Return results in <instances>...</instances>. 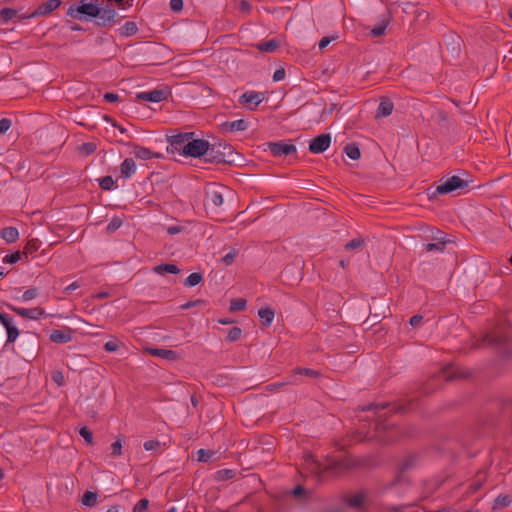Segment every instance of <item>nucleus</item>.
I'll return each instance as SVG.
<instances>
[{
    "label": "nucleus",
    "mask_w": 512,
    "mask_h": 512,
    "mask_svg": "<svg viewBox=\"0 0 512 512\" xmlns=\"http://www.w3.org/2000/svg\"><path fill=\"white\" fill-rule=\"evenodd\" d=\"M6 307L25 319L40 320L46 316L45 310L41 307L22 308L12 304H6Z\"/></svg>",
    "instance_id": "4468645a"
},
{
    "label": "nucleus",
    "mask_w": 512,
    "mask_h": 512,
    "mask_svg": "<svg viewBox=\"0 0 512 512\" xmlns=\"http://www.w3.org/2000/svg\"><path fill=\"white\" fill-rule=\"evenodd\" d=\"M22 256H23L22 252L15 251L11 254L4 256L3 262L8 263V264H14V263L18 262L22 258Z\"/></svg>",
    "instance_id": "3c124183"
},
{
    "label": "nucleus",
    "mask_w": 512,
    "mask_h": 512,
    "mask_svg": "<svg viewBox=\"0 0 512 512\" xmlns=\"http://www.w3.org/2000/svg\"><path fill=\"white\" fill-rule=\"evenodd\" d=\"M266 99V92L249 90L239 97L238 102L246 109L254 111Z\"/></svg>",
    "instance_id": "9b49d317"
},
{
    "label": "nucleus",
    "mask_w": 512,
    "mask_h": 512,
    "mask_svg": "<svg viewBox=\"0 0 512 512\" xmlns=\"http://www.w3.org/2000/svg\"><path fill=\"white\" fill-rule=\"evenodd\" d=\"M240 157L234 148L225 142L210 144L206 162L217 164H234Z\"/></svg>",
    "instance_id": "7ed1b4c3"
},
{
    "label": "nucleus",
    "mask_w": 512,
    "mask_h": 512,
    "mask_svg": "<svg viewBox=\"0 0 512 512\" xmlns=\"http://www.w3.org/2000/svg\"><path fill=\"white\" fill-rule=\"evenodd\" d=\"M49 339L51 342L57 344L69 343L73 339V329L65 327L64 329L53 330L49 336Z\"/></svg>",
    "instance_id": "aec40b11"
},
{
    "label": "nucleus",
    "mask_w": 512,
    "mask_h": 512,
    "mask_svg": "<svg viewBox=\"0 0 512 512\" xmlns=\"http://www.w3.org/2000/svg\"><path fill=\"white\" fill-rule=\"evenodd\" d=\"M512 500L508 495H499L493 505V509H501L509 506L511 504Z\"/></svg>",
    "instance_id": "58836bf2"
},
{
    "label": "nucleus",
    "mask_w": 512,
    "mask_h": 512,
    "mask_svg": "<svg viewBox=\"0 0 512 512\" xmlns=\"http://www.w3.org/2000/svg\"><path fill=\"white\" fill-rule=\"evenodd\" d=\"M416 462V456L414 455H411V456H408L406 457L402 463L400 464V467H399V474L396 478V481H400L401 480V477H402V474L404 472H406L407 470H409L411 467H413V465L415 464Z\"/></svg>",
    "instance_id": "2f4dec72"
},
{
    "label": "nucleus",
    "mask_w": 512,
    "mask_h": 512,
    "mask_svg": "<svg viewBox=\"0 0 512 512\" xmlns=\"http://www.w3.org/2000/svg\"><path fill=\"white\" fill-rule=\"evenodd\" d=\"M363 503H364V496L361 494H356V495L352 496L348 501L349 506L352 508H355V509H361L363 506Z\"/></svg>",
    "instance_id": "c03bdc74"
},
{
    "label": "nucleus",
    "mask_w": 512,
    "mask_h": 512,
    "mask_svg": "<svg viewBox=\"0 0 512 512\" xmlns=\"http://www.w3.org/2000/svg\"><path fill=\"white\" fill-rule=\"evenodd\" d=\"M39 295V289L37 287H31L24 291L22 294V300L24 302H28L30 300L35 299Z\"/></svg>",
    "instance_id": "49530a36"
},
{
    "label": "nucleus",
    "mask_w": 512,
    "mask_h": 512,
    "mask_svg": "<svg viewBox=\"0 0 512 512\" xmlns=\"http://www.w3.org/2000/svg\"><path fill=\"white\" fill-rule=\"evenodd\" d=\"M120 345H121V343L119 340H111L104 344V349H105V351L112 353V352L118 351L120 348Z\"/></svg>",
    "instance_id": "864d4df0"
},
{
    "label": "nucleus",
    "mask_w": 512,
    "mask_h": 512,
    "mask_svg": "<svg viewBox=\"0 0 512 512\" xmlns=\"http://www.w3.org/2000/svg\"><path fill=\"white\" fill-rule=\"evenodd\" d=\"M117 31L120 34V36H122V37H130V36L135 35L138 32V26L133 21H127Z\"/></svg>",
    "instance_id": "7c9ffc66"
},
{
    "label": "nucleus",
    "mask_w": 512,
    "mask_h": 512,
    "mask_svg": "<svg viewBox=\"0 0 512 512\" xmlns=\"http://www.w3.org/2000/svg\"><path fill=\"white\" fill-rule=\"evenodd\" d=\"M227 192L225 186L208 183L204 188V206L207 211L220 213L224 204V193Z\"/></svg>",
    "instance_id": "39448f33"
},
{
    "label": "nucleus",
    "mask_w": 512,
    "mask_h": 512,
    "mask_svg": "<svg viewBox=\"0 0 512 512\" xmlns=\"http://www.w3.org/2000/svg\"><path fill=\"white\" fill-rule=\"evenodd\" d=\"M122 439L118 438L116 441H114L111 444V456L112 457H119L122 455Z\"/></svg>",
    "instance_id": "de8ad7c7"
},
{
    "label": "nucleus",
    "mask_w": 512,
    "mask_h": 512,
    "mask_svg": "<svg viewBox=\"0 0 512 512\" xmlns=\"http://www.w3.org/2000/svg\"><path fill=\"white\" fill-rule=\"evenodd\" d=\"M363 246H364V240L362 238H354V239L348 241L344 245V248L347 251H353V250L360 249Z\"/></svg>",
    "instance_id": "a19ab883"
},
{
    "label": "nucleus",
    "mask_w": 512,
    "mask_h": 512,
    "mask_svg": "<svg viewBox=\"0 0 512 512\" xmlns=\"http://www.w3.org/2000/svg\"><path fill=\"white\" fill-rule=\"evenodd\" d=\"M393 109V102L388 98H382L376 111V118L390 116L393 112Z\"/></svg>",
    "instance_id": "393cba45"
},
{
    "label": "nucleus",
    "mask_w": 512,
    "mask_h": 512,
    "mask_svg": "<svg viewBox=\"0 0 512 512\" xmlns=\"http://www.w3.org/2000/svg\"><path fill=\"white\" fill-rule=\"evenodd\" d=\"M443 376L448 380L451 381L455 378H463L465 375L463 373H460L456 368L449 367L447 370L443 372Z\"/></svg>",
    "instance_id": "79ce46f5"
},
{
    "label": "nucleus",
    "mask_w": 512,
    "mask_h": 512,
    "mask_svg": "<svg viewBox=\"0 0 512 512\" xmlns=\"http://www.w3.org/2000/svg\"><path fill=\"white\" fill-rule=\"evenodd\" d=\"M344 152L352 160H358L361 156L360 148L356 143H348L344 147Z\"/></svg>",
    "instance_id": "473e14b6"
},
{
    "label": "nucleus",
    "mask_w": 512,
    "mask_h": 512,
    "mask_svg": "<svg viewBox=\"0 0 512 512\" xmlns=\"http://www.w3.org/2000/svg\"><path fill=\"white\" fill-rule=\"evenodd\" d=\"M337 37H334V36H325L323 37L319 43H318V47L320 50H323L325 49L333 40H335Z\"/></svg>",
    "instance_id": "0e129e2a"
},
{
    "label": "nucleus",
    "mask_w": 512,
    "mask_h": 512,
    "mask_svg": "<svg viewBox=\"0 0 512 512\" xmlns=\"http://www.w3.org/2000/svg\"><path fill=\"white\" fill-rule=\"evenodd\" d=\"M122 225V221L119 218H113L107 225V231L109 233L116 231Z\"/></svg>",
    "instance_id": "4d7b16f0"
},
{
    "label": "nucleus",
    "mask_w": 512,
    "mask_h": 512,
    "mask_svg": "<svg viewBox=\"0 0 512 512\" xmlns=\"http://www.w3.org/2000/svg\"><path fill=\"white\" fill-rule=\"evenodd\" d=\"M136 172V164L132 158H125L120 165V173L124 178H130Z\"/></svg>",
    "instance_id": "a878e982"
},
{
    "label": "nucleus",
    "mask_w": 512,
    "mask_h": 512,
    "mask_svg": "<svg viewBox=\"0 0 512 512\" xmlns=\"http://www.w3.org/2000/svg\"><path fill=\"white\" fill-rule=\"evenodd\" d=\"M235 475L236 472L232 469H221L215 472L214 479L221 482L232 479Z\"/></svg>",
    "instance_id": "72a5a7b5"
},
{
    "label": "nucleus",
    "mask_w": 512,
    "mask_h": 512,
    "mask_svg": "<svg viewBox=\"0 0 512 512\" xmlns=\"http://www.w3.org/2000/svg\"><path fill=\"white\" fill-rule=\"evenodd\" d=\"M160 442L158 440H148L144 442V449L147 451L156 450L160 447Z\"/></svg>",
    "instance_id": "680f3d73"
},
{
    "label": "nucleus",
    "mask_w": 512,
    "mask_h": 512,
    "mask_svg": "<svg viewBox=\"0 0 512 512\" xmlns=\"http://www.w3.org/2000/svg\"><path fill=\"white\" fill-rule=\"evenodd\" d=\"M260 323L264 326H270L273 322L275 313L271 308H262L258 311Z\"/></svg>",
    "instance_id": "c756f323"
},
{
    "label": "nucleus",
    "mask_w": 512,
    "mask_h": 512,
    "mask_svg": "<svg viewBox=\"0 0 512 512\" xmlns=\"http://www.w3.org/2000/svg\"><path fill=\"white\" fill-rule=\"evenodd\" d=\"M431 240L429 243H423V249L426 252H444L446 245L451 243V239L447 238V234L438 229H431L430 235L427 236Z\"/></svg>",
    "instance_id": "6e6552de"
},
{
    "label": "nucleus",
    "mask_w": 512,
    "mask_h": 512,
    "mask_svg": "<svg viewBox=\"0 0 512 512\" xmlns=\"http://www.w3.org/2000/svg\"><path fill=\"white\" fill-rule=\"evenodd\" d=\"M203 281V275L201 273H191L184 281L186 287H194Z\"/></svg>",
    "instance_id": "e433bc0d"
},
{
    "label": "nucleus",
    "mask_w": 512,
    "mask_h": 512,
    "mask_svg": "<svg viewBox=\"0 0 512 512\" xmlns=\"http://www.w3.org/2000/svg\"><path fill=\"white\" fill-rule=\"evenodd\" d=\"M483 342L495 347L504 358H512V337L506 331L497 329L487 334Z\"/></svg>",
    "instance_id": "423d86ee"
},
{
    "label": "nucleus",
    "mask_w": 512,
    "mask_h": 512,
    "mask_svg": "<svg viewBox=\"0 0 512 512\" xmlns=\"http://www.w3.org/2000/svg\"><path fill=\"white\" fill-rule=\"evenodd\" d=\"M99 186L103 190L108 191L116 189L118 187L116 181L111 176H104L101 179H99Z\"/></svg>",
    "instance_id": "c9c22d12"
},
{
    "label": "nucleus",
    "mask_w": 512,
    "mask_h": 512,
    "mask_svg": "<svg viewBox=\"0 0 512 512\" xmlns=\"http://www.w3.org/2000/svg\"><path fill=\"white\" fill-rule=\"evenodd\" d=\"M39 248H40V242L38 239L28 240L23 248L22 255L25 257L26 260H28L29 256H31V257L36 256V253L39 250Z\"/></svg>",
    "instance_id": "bb28decb"
},
{
    "label": "nucleus",
    "mask_w": 512,
    "mask_h": 512,
    "mask_svg": "<svg viewBox=\"0 0 512 512\" xmlns=\"http://www.w3.org/2000/svg\"><path fill=\"white\" fill-rule=\"evenodd\" d=\"M104 2H115L120 9H128L132 7L134 0H103Z\"/></svg>",
    "instance_id": "6e6d98bb"
},
{
    "label": "nucleus",
    "mask_w": 512,
    "mask_h": 512,
    "mask_svg": "<svg viewBox=\"0 0 512 512\" xmlns=\"http://www.w3.org/2000/svg\"><path fill=\"white\" fill-rule=\"evenodd\" d=\"M148 506H149V500L146 498H143L137 502L133 511L134 512H143L148 508Z\"/></svg>",
    "instance_id": "13d9d810"
},
{
    "label": "nucleus",
    "mask_w": 512,
    "mask_h": 512,
    "mask_svg": "<svg viewBox=\"0 0 512 512\" xmlns=\"http://www.w3.org/2000/svg\"><path fill=\"white\" fill-rule=\"evenodd\" d=\"M169 5L172 11L180 12L184 7V2L183 0H170Z\"/></svg>",
    "instance_id": "052dcab7"
},
{
    "label": "nucleus",
    "mask_w": 512,
    "mask_h": 512,
    "mask_svg": "<svg viewBox=\"0 0 512 512\" xmlns=\"http://www.w3.org/2000/svg\"><path fill=\"white\" fill-rule=\"evenodd\" d=\"M153 272L158 275H164V273L178 274L181 272L180 268L175 264L162 263L153 267Z\"/></svg>",
    "instance_id": "cd10ccee"
},
{
    "label": "nucleus",
    "mask_w": 512,
    "mask_h": 512,
    "mask_svg": "<svg viewBox=\"0 0 512 512\" xmlns=\"http://www.w3.org/2000/svg\"><path fill=\"white\" fill-rule=\"evenodd\" d=\"M117 11L103 0H99V14L95 17L98 27H111L117 22Z\"/></svg>",
    "instance_id": "1a4fd4ad"
},
{
    "label": "nucleus",
    "mask_w": 512,
    "mask_h": 512,
    "mask_svg": "<svg viewBox=\"0 0 512 512\" xmlns=\"http://www.w3.org/2000/svg\"><path fill=\"white\" fill-rule=\"evenodd\" d=\"M52 380L58 385L63 386L65 383L64 375L61 371H54L52 373Z\"/></svg>",
    "instance_id": "bf43d9fd"
},
{
    "label": "nucleus",
    "mask_w": 512,
    "mask_h": 512,
    "mask_svg": "<svg viewBox=\"0 0 512 512\" xmlns=\"http://www.w3.org/2000/svg\"><path fill=\"white\" fill-rule=\"evenodd\" d=\"M330 144V134H320L311 140L309 144V151L313 154H320L326 151Z\"/></svg>",
    "instance_id": "f3484780"
},
{
    "label": "nucleus",
    "mask_w": 512,
    "mask_h": 512,
    "mask_svg": "<svg viewBox=\"0 0 512 512\" xmlns=\"http://www.w3.org/2000/svg\"><path fill=\"white\" fill-rule=\"evenodd\" d=\"M209 150V141L205 139H195L191 136V139L186 143V150H184L185 157L200 158L204 157L207 159V151Z\"/></svg>",
    "instance_id": "9d476101"
},
{
    "label": "nucleus",
    "mask_w": 512,
    "mask_h": 512,
    "mask_svg": "<svg viewBox=\"0 0 512 512\" xmlns=\"http://www.w3.org/2000/svg\"><path fill=\"white\" fill-rule=\"evenodd\" d=\"M99 14V0H80L69 6L67 15L78 20H90Z\"/></svg>",
    "instance_id": "0eeeda50"
},
{
    "label": "nucleus",
    "mask_w": 512,
    "mask_h": 512,
    "mask_svg": "<svg viewBox=\"0 0 512 512\" xmlns=\"http://www.w3.org/2000/svg\"><path fill=\"white\" fill-rule=\"evenodd\" d=\"M169 92L163 89H154L151 91L139 92L136 94V98L142 101H148L153 103H159L167 100Z\"/></svg>",
    "instance_id": "a211bd4d"
},
{
    "label": "nucleus",
    "mask_w": 512,
    "mask_h": 512,
    "mask_svg": "<svg viewBox=\"0 0 512 512\" xmlns=\"http://www.w3.org/2000/svg\"><path fill=\"white\" fill-rule=\"evenodd\" d=\"M166 230L169 235H176L178 233H181L184 230V227L179 225H171L167 227Z\"/></svg>",
    "instance_id": "338daca9"
},
{
    "label": "nucleus",
    "mask_w": 512,
    "mask_h": 512,
    "mask_svg": "<svg viewBox=\"0 0 512 512\" xmlns=\"http://www.w3.org/2000/svg\"><path fill=\"white\" fill-rule=\"evenodd\" d=\"M387 25H388V21L387 20H383L381 23H379L378 25L374 26L371 29V34L374 37L382 36L385 33V31H386Z\"/></svg>",
    "instance_id": "a18cd8bd"
},
{
    "label": "nucleus",
    "mask_w": 512,
    "mask_h": 512,
    "mask_svg": "<svg viewBox=\"0 0 512 512\" xmlns=\"http://www.w3.org/2000/svg\"><path fill=\"white\" fill-rule=\"evenodd\" d=\"M360 410L362 412H373L374 417L370 424V428L364 433L362 440H377L381 443H388L394 439L393 436L385 435L388 430L393 428L392 424L386 422L388 413L392 410L405 413L407 408L403 406H398L397 408L393 406V408H390L389 403H370L368 405L362 406Z\"/></svg>",
    "instance_id": "f257e3e1"
},
{
    "label": "nucleus",
    "mask_w": 512,
    "mask_h": 512,
    "mask_svg": "<svg viewBox=\"0 0 512 512\" xmlns=\"http://www.w3.org/2000/svg\"><path fill=\"white\" fill-rule=\"evenodd\" d=\"M17 10L13 8H2L0 10V18L3 23H7L8 21L12 20L17 16Z\"/></svg>",
    "instance_id": "4c0bfd02"
},
{
    "label": "nucleus",
    "mask_w": 512,
    "mask_h": 512,
    "mask_svg": "<svg viewBox=\"0 0 512 512\" xmlns=\"http://www.w3.org/2000/svg\"><path fill=\"white\" fill-rule=\"evenodd\" d=\"M11 127V120L8 118H2L0 120V134L6 133Z\"/></svg>",
    "instance_id": "e2e57ef3"
},
{
    "label": "nucleus",
    "mask_w": 512,
    "mask_h": 512,
    "mask_svg": "<svg viewBox=\"0 0 512 512\" xmlns=\"http://www.w3.org/2000/svg\"><path fill=\"white\" fill-rule=\"evenodd\" d=\"M0 323L7 333L6 343H14L20 334L19 329L14 323V319L9 314L0 312Z\"/></svg>",
    "instance_id": "2eb2a0df"
},
{
    "label": "nucleus",
    "mask_w": 512,
    "mask_h": 512,
    "mask_svg": "<svg viewBox=\"0 0 512 512\" xmlns=\"http://www.w3.org/2000/svg\"><path fill=\"white\" fill-rule=\"evenodd\" d=\"M196 455H197V460L199 462H207L213 456V452L210 450L199 449L197 451Z\"/></svg>",
    "instance_id": "603ef678"
},
{
    "label": "nucleus",
    "mask_w": 512,
    "mask_h": 512,
    "mask_svg": "<svg viewBox=\"0 0 512 512\" xmlns=\"http://www.w3.org/2000/svg\"><path fill=\"white\" fill-rule=\"evenodd\" d=\"M98 495L96 492L86 491L82 496V504L93 507L97 504Z\"/></svg>",
    "instance_id": "f704fd0d"
},
{
    "label": "nucleus",
    "mask_w": 512,
    "mask_h": 512,
    "mask_svg": "<svg viewBox=\"0 0 512 512\" xmlns=\"http://www.w3.org/2000/svg\"><path fill=\"white\" fill-rule=\"evenodd\" d=\"M120 143L132 148V154L136 158L141 159V160H150L152 158H162L163 157L161 153L153 152L149 148L138 145L136 143H132V142L124 143L122 141H120Z\"/></svg>",
    "instance_id": "dca6fc26"
},
{
    "label": "nucleus",
    "mask_w": 512,
    "mask_h": 512,
    "mask_svg": "<svg viewBox=\"0 0 512 512\" xmlns=\"http://www.w3.org/2000/svg\"><path fill=\"white\" fill-rule=\"evenodd\" d=\"M242 334V330L241 328L239 327H232L229 331H228V334L226 336V340L228 342H234V341H237L240 336Z\"/></svg>",
    "instance_id": "09e8293b"
},
{
    "label": "nucleus",
    "mask_w": 512,
    "mask_h": 512,
    "mask_svg": "<svg viewBox=\"0 0 512 512\" xmlns=\"http://www.w3.org/2000/svg\"><path fill=\"white\" fill-rule=\"evenodd\" d=\"M60 5L61 0H47L41 6H39L36 11H34L28 16L21 17V19L47 15L50 12L56 10Z\"/></svg>",
    "instance_id": "412c9836"
},
{
    "label": "nucleus",
    "mask_w": 512,
    "mask_h": 512,
    "mask_svg": "<svg viewBox=\"0 0 512 512\" xmlns=\"http://www.w3.org/2000/svg\"><path fill=\"white\" fill-rule=\"evenodd\" d=\"M246 308V300L243 298H235L231 300L229 310L231 312L242 311Z\"/></svg>",
    "instance_id": "ea45409f"
},
{
    "label": "nucleus",
    "mask_w": 512,
    "mask_h": 512,
    "mask_svg": "<svg viewBox=\"0 0 512 512\" xmlns=\"http://www.w3.org/2000/svg\"><path fill=\"white\" fill-rule=\"evenodd\" d=\"M268 149L274 157H287L297 154V148L294 144L278 142H268Z\"/></svg>",
    "instance_id": "ddd939ff"
},
{
    "label": "nucleus",
    "mask_w": 512,
    "mask_h": 512,
    "mask_svg": "<svg viewBox=\"0 0 512 512\" xmlns=\"http://www.w3.org/2000/svg\"><path fill=\"white\" fill-rule=\"evenodd\" d=\"M286 76V72L284 68L277 69L273 74V81L279 82L283 80Z\"/></svg>",
    "instance_id": "69168bd1"
},
{
    "label": "nucleus",
    "mask_w": 512,
    "mask_h": 512,
    "mask_svg": "<svg viewBox=\"0 0 512 512\" xmlns=\"http://www.w3.org/2000/svg\"><path fill=\"white\" fill-rule=\"evenodd\" d=\"M310 459L312 472L318 475H323L327 472L333 474H341L354 466L353 461L347 457H342L339 459L327 457L323 462L315 460L313 456H310Z\"/></svg>",
    "instance_id": "f03ea898"
},
{
    "label": "nucleus",
    "mask_w": 512,
    "mask_h": 512,
    "mask_svg": "<svg viewBox=\"0 0 512 512\" xmlns=\"http://www.w3.org/2000/svg\"><path fill=\"white\" fill-rule=\"evenodd\" d=\"M103 98H104V100H105L106 102H110V103L117 102V101L120 99V97H119V95H118V94H116V93H111V92H107V93H105V94H104V96H103Z\"/></svg>",
    "instance_id": "774afa93"
},
{
    "label": "nucleus",
    "mask_w": 512,
    "mask_h": 512,
    "mask_svg": "<svg viewBox=\"0 0 512 512\" xmlns=\"http://www.w3.org/2000/svg\"><path fill=\"white\" fill-rule=\"evenodd\" d=\"M238 255V250L233 248L231 249L225 256H223L221 258V262L225 265V266H230L233 264L235 258L237 257Z\"/></svg>",
    "instance_id": "37998d69"
},
{
    "label": "nucleus",
    "mask_w": 512,
    "mask_h": 512,
    "mask_svg": "<svg viewBox=\"0 0 512 512\" xmlns=\"http://www.w3.org/2000/svg\"><path fill=\"white\" fill-rule=\"evenodd\" d=\"M307 376L309 378H316L320 375L319 371L310 368L297 367L293 370L292 374L287 377L286 383L291 385H299L301 383L299 376Z\"/></svg>",
    "instance_id": "6ab92c4d"
},
{
    "label": "nucleus",
    "mask_w": 512,
    "mask_h": 512,
    "mask_svg": "<svg viewBox=\"0 0 512 512\" xmlns=\"http://www.w3.org/2000/svg\"><path fill=\"white\" fill-rule=\"evenodd\" d=\"M194 132H183L178 133L176 135H172L168 138V142L170 145V148H168V151L172 153H179L180 155L184 156V150H186V143L191 139V136H194Z\"/></svg>",
    "instance_id": "f8f14e48"
},
{
    "label": "nucleus",
    "mask_w": 512,
    "mask_h": 512,
    "mask_svg": "<svg viewBox=\"0 0 512 512\" xmlns=\"http://www.w3.org/2000/svg\"><path fill=\"white\" fill-rule=\"evenodd\" d=\"M248 128V122L244 119H238L235 121H225L221 124V129L225 132H240L245 131Z\"/></svg>",
    "instance_id": "4be33fe9"
},
{
    "label": "nucleus",
    "mask_w": 512,
    "mask_h": 512,
    "mask_svg": "<svg viewBox=\"0 0 512 512\" xmlns=\"http://www.w3.org/2000/svg\"><path fill=\"white\" fill-rule=\"evenodd\" d=\"M470 182L469 179H464L458 175L442 177L434 189L430 188L428 190L429 199H435L440 194L467 190Z\"/></svg>",
    "instance_id": "20e7f679"
},
{
    "label": "nucleus",
    "mask_w": 512,
    "mask_h": 512,
    "mask_svg": "<svg viewBox=\"0 0 512 512\" xmlns=\"http://www.w3.org/2000/svg\"><path fill=\"white\" fill-rule=\"evenodd\" d=\"M79 434L84 438V440L88 443V444H92L93 443V433L90 429H88L87 427H82L80 430H79Z\"/></svg>",
    "instance_id": "5fc2aeb1"
},
{
    "label": "nucleus",
    "mask_w": 512,
    "mask_h": 512,
    "mask_svg": "<svg viewBox=\"0 0 512 512\" xmlns=\"http://www.w3.org/2000/svg\"><path fill=\"white\" fill-rule=\"evenodd\" d=\"M96 148H97V146H96L95 143H93V142H86V143H83L79 147V150L84 155H91V154H93L96 151Z\"/></svg>",
    "instance_id": "8fccbe9b"
},
{
    "label": "nucleus",
    "mask_w": 512,
    "mask_h": 512,
    "mask_svg": "<svg viewBox=\"0 0 512 512\" xmlns=\"http://www.w3.org/2000/svg\"><path fill=\"white\" fill-rule=\"evenodd\" d=\"M19 231L14 226H7L0 230V237L6 244H13L19 239Z\"/></svg>",
    "instance_id": "b1692460"
},
{
    "label": "nucleus",
    "mask_w": 512,
    "mask_h": 512,
    "mask_svg": "<svg viewBox=\"0 0 512 512\" xmlns=\"http://www.w3.org/2000/svg\"><path fill=\"white\" fill-rule=\"evenodd\" d=\"M146 351L152 356L159 357L165 360L174 361L178 359L177 352L170 349L147 348Z\"/></svg>",
    "instance_id": "5701e85b"
},
{
    "label": "nucleus",
    "mask_w": 512,
    "mask_h": 512,
    "mask_svg": "<svg viewBox=\"0 0 512 512\" xmlns=\"http://www.w3.org/2000/svg\"><path fill=\"white\" fill-rule=\"evenodd\" d=\"M279 44V41L273 38L265 42L257 43L255 47L261 52L273 53L277 50Z\"/></svg>",
    "instance_id": "c85d7f7f"
}]
</instances>
